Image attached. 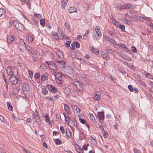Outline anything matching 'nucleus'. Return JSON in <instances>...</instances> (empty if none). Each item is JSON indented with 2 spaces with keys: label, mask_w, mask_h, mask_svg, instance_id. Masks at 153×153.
<instances>
[{
  "label": "nucleus",
  "mask_w": 153,
  "mask_h": 153,
  "mask_svg": "<svg viewBox=\"0 0 153 153\" xmlns=\"http://www.w3.org/2000/svg\"><path fill=\"white\" fill-rule=\"evenodd\" d=\"M62 78H60L59 79H56V80L57 83V84L59 85V86H62Z\"/></svg>",
  "instance_id": "23"
},
{
  "label": "nucleus",
  "mask_w": 153,
  "mask_h": 153,
  "mask_svg": "<svg viewBox=\"0 0 153 153\" xmlns=\"http://www.w3.org/2000/svg\"><path fill=\"white\" fill-rule=\"evenodd\" d=\"M66 134L67 136L69 138L72 137V133L70 129H68L66 131Z\"/></svg>",
  "instance_id": "25"
},
{
  "label": "nucleus",
  "mask_w": 153,
  "mask_h": 153,
  "mask_svg": "<svg viewBox=\"0 0 153 153\" xmlns=\"http://www.w3.org/2000/svg\"><path fill=\"white\" fill-rule=\"evenodd\" d=\"M62 74L57 72V73L55 74V79H56H56L62 78Z\"/></svg>",
  "instance_id": "29"
},
{
  "label": "nucleus",
  "mask_w": 153,
  "mask_h": 153,
  "mask_svg": "<svg viewBox=\"0 0 153 153\" xmlns=\"http://www.w3.org/2000/svg\"><path fill=\"white\" fill-rule=\"evenodd\" d=\"M42 94L44 95H45L48 93V90L45 87H43L42 88Z\"/></svg>",
  "instance_id": "24"
},
{
  "label": "nucleus",
  "mask_w": 153,
  "mask_h": 153,
  "mask_svg": "<svg viewBox=\"0 0 153 153\" xmlns=\"http://www.w3.org/2000/svg\"><path fill=\"white\" fill-rule=\"evenodd\" d=\"M98 117L99 120V122L102 123V122L100 121V120H103L104 118V113L102 112H100L98 113Z\"/></svg>",
  "instance_id": "11"
},
{
  "label": "nucleus",
  "mask_w": 153,
  "mask_h": 153,
  "mask_svg": "<svg viewBox=\"0 0 153 153\" xmlns=\"http://www.w3.org/2000/svg\"><path fill=\"white\" fill-rule=\"evenodd\" d=\"M13 90H14L13 91L14 92V93H13L15 94H17L19 92V90L17 88H14L13 89Z\"/></svg>",
  "instance_id": "64"
},
{
  "label": "nucleus",
  "mask_w": 153,
  "mask_h": 153,
  "mask_svg": "<svg viewBox=\"0 0 153 153\" xmlns=\"http://www.w3.org/2000/svg\"><path fill=\"white\" fill-rule=\"evenodd\" d=\"M12 23L15 27L17 26V24H19L17 21L15 20H14L12 22Z\"/></svg>",
  "instance_id": "51"
},
{
  "label": "nucleus",
  "mask_w": 153,
  "mask_h": 153,
  "mask_svg": "<svg viewBox=\"0 0 153 153\" xmlns=\"http://www.w3.org/2000/svg\"><path fill=\"white\" fill-rule=\"evenodd\" d=\"M74 45H75L76 48H78L79 47L80 44L77 41H75L74 42Z\"/></svg>",
  "instance_id": "48"
},
{
  "label": "nucleus",
  "mask_w": 153,
  "mask_h": 153,
  "mask_svg": "<svg viewBox=\"0 0 153 153\" xmlns=\"http://www.w3.org/2000/svg\"><path fill=\"white\" fill-rule=\"evenodd\" d=\"M26 45L23 40L21 39L20 40L19 45L20 49V51L23 53L25 51V48L26 47Z\"/></svg>",
  "instance_id": "2"
},
{
  "label": "nucleus",
  "mask_w": 153,
  "mask_h": 153,
  "mask_svg": "<svg viewBox=\"0 0 153 153\" xmlns=\"http://www.w3.org/2000/svg\"><path fill=\"white\" fill-rule=\"evenodd\" d=\"M65 26L66 27L67 29L70 30V26L68 23L66 22L65 24Z\"/></svg>",
  "instance_id": "47"
},
{
  "label": "nucleus",
  "mask_w": 153,
  "mask_h": 153,
  "mask_svg": "<svg viewBox=\"0 0 153 153\" xmlns=\"http://www.w3.org/2000/svg\"><path fill=\"white\" fill-rule=\"evenodd\" d=\"M52 33L53 36L55 39H57L59 38V36H58L57 32H52Z\"/></svg>",
  "instance_id": "28"
},
{
  "label": "nucleus",
  "mask_w": 153,
  "mask_h": 153,
  "mask_svg": "<svg viewBox=\"0 0 153 153\" xmlns=\"http://www.w3.org/2000/svg\"><path fill=\"white\" fill-rule=\"evenodd\" d=\"M6 71L7 74L9 75L12 76L13 75H15L14 73L15 72V74L17 75L18 74V71L17 68L16 67L13 68V71L10 66L8 67L7 68Z\"/></svg>",
  "instance_id": "1"
},
{
  "label": "nucleus",
  "mask_w": 153,
  "mask_h": 153,
  "mask_svg": "<svg viewBox=\"0 0 153 153\" xmlns=\"http://www.w3.org/2000/svg\"><path fill=\"white\" fill-rule=\"evenodd\" d=\"M79 117V121H80V122L81 123H82L83 124H84L85 123V122H86L85 120L81 118V117Z\"/></svg>",
  "instance_id": "46"
},
{
  "label": "nucleus",
  "mask_w": 153,
  "mask_h": 153,
  "mask_svg": "<svg viewBox=\"0 0 153 153\" xmlns=\"http://www.w3.org/2000/svg\"><path fill=\"white\" fill-rule=\"evenodd\" d=\"M131 50L134 53L137 52L136 48L134 46H132L131 47Z\"/></svg>",
  "instance_id": "45"
},
{
  "label": "nucleus",
  "mask_w": 153,
  "mask_h": 153,
  "mask_svg": "<svg viewBox=\"0 0 153 153\" xmlns=\"http://www.w3.org/2000/svg\"><path fill=\"white\" fill-rule=\"evenodd\" d=\"M45 117H46L45 119V120L46 121V122H48L49 120V116L47 114H46Z\"/></svg>",
  "instance_id": "55"
},
{
  "label": "nucleus",
  "mask_w": 153,
  "mask_h": 153,
  "mask_svg": "<svg viewBox=\"0 0 153 153\" xmlns=\"http://www.w3.org/2000/svg\"><path fill=\"white\" fill-rule=\"evenodd\" d=\"M134 5L131 4H126L120 6L119 9L120 10H124L127 9H134Z\"/></svg>",
  "instance_id": "3"
},
{
  "label": "nucleus",
  "mask_w": 153,
  "mask_h": 153,
  "mask_svg": "<svg viewBox=\"0 0 153 153\" xmlns=\"http://www.w3.org/2000/svg\"><path fill=\"white\" fill-rule=\"evenodd\" d=\"M131 19L132 21H135L137 20H138L139 19H140V16H138L137 15L131 16Z\"/></svg>",
  "instance_id": "17"
},
{
  "label": "nucleus",
  "mask_w": 153,
  "mask_h": 153,
  "mask_svg": "<svg viewBox=\"0 0 153 153\" xmlns=\"http://www.w3.org/2000/svg\"><path fill=\"white\" fill-rule=\"evenodd\" d=\"M142 18L144 20L147 21H149L150 20V18L149 17H142Z\"/></svg>",
  "instance_id": "58"
},
{
  "label": "nucleus",
  "mask_w": 153,
  "mask_h": 153,
  "mask_svg": "<svg viewBox=\"0 0 153 153\" xmlns=\"http://www.w3.org/2000/svg\"><path fill=\"white\" fill-rule=\"evenodd\" d=\"M68 11L70 13H71L77 12V10L76 7H71L69 8Z\"/></svg>",
  "instance_id": "15"
},
{
  "label": "nucleus",
  "mask_w": 153,
  "mask_h": 153,
  "mask_svg": "<svg viewBox=\"0 0 153 153\" xmlns=\"http://www.w3.org/2000/svg\"><path fill=\"white\" fill-rule=\"evenodd\" d=\"M7 42L9 44H11L14 39V37L11 35L8 36L7 38Z\"/></svg>",
  "instance_id": "12"
},
{
  "label": "nucleus",
  "mask_w": 153,
  "mask_h": 153,
  "mask_svg": "<svg viewBox=\"0 0 153 153\" xmlns=\"http://www.w3.org/2000/svg\"><path fill=\"white\" fill-rule=\"evenodd\" d=\"M64 106L65 110L68 113H70V108L68 105L66 104H64Z\"/></svg>",
  "instance_id": "22"
},
{
  "label": "nucleus",
  "mask_w": 153,
  "mask_h": 153,
  "mask_svg": "<svg viewBox=\"0 0 153 153\" xmlns=\"http://www.w3.org/2000/svg\"><path fill=\"white\" fill-rule=\"evenodd\" d=\"M100 27L99 26H96L95 30L97 35L98 36H100L101 35V33L100 30H99Z\"/></svg>",
  "instance_id": "19"
},
{
  "label": "nucleus",
  "mask_w": 153,
  "mask_h": 153,
  "mask_svg": "<svg viewBox=\"0 0 153 153\" xmlns=\"http://www.w3.org/2000/svg\"><path fill=\"white\" fill-rule=\"evenodd\" d=\"M100 94V92L99 91H97L96 92L94 99L96 100H99L100 99V97L99 96Z\"/></svg>",
  "instance_id": "13"
},
{
  "label": "nucleus",
  "mask_w": 153,
  "mask_h": 153,
  "mask_svg": "<svg viewBox=\"0 0 153 153\" xmlns=\"http://www.w3.org/2000/svg\"><path fill=\"white\" fill-rule=\"evenodd\" d=\"M55 142L57 145H60L62 144L61 141L59 139H56L55 140Z\"/></svg>",
  "instance_id": "35"
},
{
  "label": "nucleus",
  "mask_w": 153,
  "mask_h": 153,
  "mask_svg": "<svg viewBox=\"0 0 153 153\" xmlns=\"http://www.w3.org/2000/svg\"><path fill=\"white\" fill-rule=\"evenodd\" d=\"M27 38L28 39V41L30 42H31L33 40V38L31 36H27Z\"/></svg>",
  "instance_id": "37"
},
{
  "label": "nucleus",
  "mask_w": 153,
  "mask_h": 153,
  "mask_svg": "<svg viewBox=\"0 0 153 153\" xmlns=\"http://www.w3.org/2000/svg\"><path fill=\"white\" fill-rule=\"evenodd\" d=\"M48 74L46 73L45 74L42 75L41 77V80L42 81H45L46 79H48Z\"/></svg>",
  "instance_id": "18"
},
{
  "label": "nucleus",
  "mask_w": 153,
  "mask_h": 153,
  "mask_svg": "<svg viewBox=\"0 0 153 153\" xmlns=\"http://www.w3.org/2000/svg\"><path fill=\"white\" fill-rule=\"evenodd\" d=\"M128 88L130 91L132 92L133 91V89L132 86L131 85H128Z\"/></svg>",
  "instance_id": "56"
},
{
  "label": "nucleus",
  "mask_w": 153,
  "mask_h": 153,
  "mask_svg": "<svg viewBox=\"0 0 153 153\" xmlns=\"http://www.w3.org/2000/svg\"><path fill=\"white\" fill-rule=\"evenodd\" d=\"M55 62L59 68H64L65 66V62L64 61H58L56 60Z\"/></svg>",
  "instance_id": "7"
},
{
  "label": "nucleus",
  "mask_w": 153,
  "mask_h": 153,
  "mask_svg": "<svg viewBox=\"0 0 153 153\" xmlns=\"http://www.w3.org/2000/svg\"><path fill=\"white\" fill-rule=\"evenodd\" d=\"M91 140L92 142L93 143L95 142H96V140L92 136H90Z\"/></svg>",
  "instance_id": "63"
},
{
  "label": "nucleus",
  "mask_w": 153,
  "mask_h": 153,
  "mask_svg": "<svg viewBox=\"0 0 153 153\" xmlns=\"http://www.w3.org/2000/svg\"><path fill=\"white\" fill-rule=\"evenodd\" d=\"M53 65H54L55 67L54 68H51V67L50 68L51 70H52L53 71H54V73L56 74V73H57V72H56V71H57L56 68L55 67V66H56L55 65L53 64Z\"/></svg>",
  "instance_id": "52"
},
{
  "label": "nucleus",
  "mask_w": 153,
  "mask_h": 153,
  "mask_svg": "<svg viewBox=\"0 0 153 153\" xmlns=\"http://www.w3.org/2000/svg\"><path fill=\"white\" fill-rule=\"evenodd\" d=\"M40 22L41 25L42 26H44L45 24V21L44 19H40Z\"/></svg>",
  "instance_id": "42"
},
{
  "label": "nucleus",
  "mask_w": 153,
  "mask_h": 153,
  "mask_svg": "<svg viewBox=\"0 0 153 153\" xmlns=\"http://www.w3.org/2000/svg\"><path fill=\"white\" fill-rule=\"evenodd\" d=\"M9 80L11 83L14 84H16L18 82V79L13 76H11L9 78Z\"/></svg>",
  "instance_id": "8"
},
{
  "label": "nucleus",
  "mask_w": 153,
  "mask_h": 153,
  "mask_svg": "<svg viewBox=\"0 0 153 153\" xmlns=\"http://www.w3.org/2000/svg\"><path fill=\"white\" fill-rule=\"evenodd\" d=\"M64 93L67 95H69L71 93V90L70 89L68 88H66L64 90Z\"/></svg>",
  "instance_id": "26"
},
{
  "label": "nucleus",
  "mask_w": 153,
  "mask_h": 153,
  "mask_svg": "<svg viewBox=\"0 0 153 153\" xmlns=\"http://www.w3.org/2000/svg\"><path fill=\"white\" fill-rule=\"evenodd\" d=\"M25 49H27L28 50L30 53H32V48L30 47L28 45H26V47H25Z\"/></svg>",
  "instance_id": "32"
},
{
  "label": "nucleus",
  "mask_w": 153,
  "mask_h": 153,
  "mask_svg": "<svg viewBox=\"0 0 153 153\" xmlns=\"http://www.w3.org/2000/svg\"><path fill=\"white\" fill-rule=\"evenodd\" d=\"M63 114L64 116L65 121L68 122V123H69L70 122L69 120L70 119L69 117L68 116L65 115L64 113H63Z\"/></svg>",
  "instance_id": "33"
},
{
  "label": "nucleus",
  "mask_w": 153,
  "mask_h": 153,
  "mask_svg": "<svg viewBox=\"0 0 153 153\" xmlns=\"http://www.w3.org/2000/svg\"><path fill=\"white\" fill-rule=\"evenodd\" d=\"M118 45L119 46V47L121 48L123 50L126 47L125 44L122 43L118 44Z\"/></svg>",
  "instance_id": "44"
},
{
  "label": "nucleus",
  "mask_w": 153,
  "mask_h": 153,
  "mask_svg": "<svg viewBox=\"0 0 153 153\" xmlns=\"http://www.w3.org/2000/svg\"><path fill=\"white\" fill-rule=\"evenodd\" d=\"M74 85L79 90L82 89L83 84L80 82L78 81H75L74 82Z\"/></svg>",
  "instance_id": "5"
},
{
  "label": "nucleus",
  "mask_w": 153,
  "mask_h": 153,
  "mask_svg": "<svg viewBox=\"0 0 153 153\" xmlns=\"http://www.w3.org/2000/svg\"><path fill=\"white\" fill-rule=\"evenodd\" d=\"M7 104L9 110L10 111L13 110V108L11 104L9 102H7Z\"/></svg>",
  "instance_id": "31"
},
{
  "label": "nucleus",
  "mask_w": 153,
  "mask_h": 153,
  "mask_svg": "<svg viewBox=\"0 0 153 153\" xmlns=\"http://www.w3.org/2000/svg\"><path fill=\"white\" fill-rule=\"evenodd\" d=\"M56 116L57 119L58 121H60L61 120V114L60 113L56 114Z\"/></svg>",
  "instance_id": "39"
},
{
  "label": "nucleus",
  "mask_w": 153,
  "mask_h": 153,
  "mask_svg": "<svg viewBox=\"0 0 153 153\" xmlns=\"http://www.w3.org/2000/svg\"><path fill=\"white\" fill-rule=\"evenodd\" d=\"M40 77V74L39 73H35L34 75V77L36 79H39Z\"/></svg>",
  "instance_id": "50"
},
{
  "label": "nucleus",
  "mask_w": 153,
  "mask_h": 153,
  "mask_svg": "<svg viewBox=\"0 0 153 153\" xmlns=\"http://www.w3.org/2000/svg\"><path fill=\"white\" fill-rule=\"evenodd\" d=\"M145 76L146 77L150 79H153L152 76L150 74H149L147 73L145 74Z\"/></svg>",
  "instance_id": "38"
},
{
  "label": "nucleus",
  "mask_w": 153,
  "mask_h": 153,
  "mask_svg": "<svg viewBox=\"0 0 153 153\" xmlns=\"http://www.w3.org/2000/svg\"><path fill=\"white\" fill-rule=\"evenodd\" d=\"M133 151L134 153H141L136 148L133 149Z\"/></svg>",
  "instance_id": "62"
},
{
  "label": "nucleus",
  "mask_w": 153,
  "mask_h": 153,
  "mask_svg": "<svg viewBox=\"0 0 153 153\" xmlns=\"http://www.w3.org/2000/svg\"><path fill=\"white\" fill-rule=\"evenodd\" d=\"M71 42L70 41H67L65 44V45L67 47H69Z\"/></svg>",
  "instance_id": "54"
},
{
  "label": "nucleus",
  "mask_w": 153,
  "mask_h": 153,
  "mask_svg": "<svg viewBox=\"0 0 153 153\" xmlns=\"http://www.w3.org/2000/svg\"><path fill=\"white\" fill-rule=\"evenodd\" d=\"M47 87L51 93H55L58 91L57 89L55 86L51 84H48Z\"/></svg>",
  "instance_id": "4"
},
{
  "label": "nucleus",
  "mask_w": 153,
  "mask_h": 153,
  "mask_svg": "<svg viewBox=\"0 0 153 153\" xmlns=\"http://www.w3.org/2000/svg\"><path fill=\"white\" fill-rule=\"evenodd\" d=\"M130 13L132 15V16L137 15V13L134 10H131L130 11Z\"/></svg>",
  "instance_id": "49"
},
{
  "label": "nucleus",
  "mask_w": 153,
  "mask_h": 153,
  "mask_svg": "<svg viewBox=\"0 0 153 153\" xmlns=\"http://www.w3.org/2000/svg\"><path fill=\"white\" fill-rule=\"evenodd\" d=\"M78 108V106H76V105L73 106L72 107V109H73L74 111V112H76V111L77 110V108Z\"/></svg>",
  "instance_id": "53"
},
{
  "label": "nucleus",
  "mask_w": 153,
  "mask_h": 153,
  "mask_svg": "<svg viewBox=\"0 0 153 153\" xmlns=\"http://www.w3.org/2000/svg\"><path fill=\"white\" fill-rule=\"evenodd\" d=\"M60 130L61 132L63 134H64L65 132V129L64 127L62 126H61L60 127Z\"/></svg>",
  "instance_id": "59"
},
{
  "label": "nucleus",
  "mask_w": 153,
  "mask_h": 153,
  "mask_svg": "<svg viewBox=\"0 0 153 153\" xmlns=\"http://www.w3.org/2000/svg\"><path fill=\"white\" fill-rule=\"evenodd\" d=\"M105 40L110 42L112 43L113 45H115L117 43L113 39H111L109 36H105Z\"/></svg>",
  "instance_id": "9"
},
{
  "label": "nucleus",
  "mask_w": 153,
  "mask_h": 153,
  "mask_svg": "<svg viewBox=\"0 0 153 153\" xmlns=\"http://www.w3.org/2000/svg\"><path fill=\"white\" fill-rule=\"evenodd\" d=\"M90 119L92 120H95V118L94 115L92 114H90Z\"/></svg>",
  "instance_id": "57"
},
{
  "label": "nucleus",
  "mask_w": 153,
  "mask_h": 153,
  "mask_svg": "<svg viewBox=\"0 0 153 153\" xmlns=\"http://www.w3.org/2000/svg\"><path fill=\"white\" fill-rule=\"evenodd\" d=\"M68 2V0H63L61 2V5L62 7H64L67 5Z\"/></svg>",
  "instance_id": "27"
},
{
  "label": "nucleus",
  "mask_w": 153,
  "mask_h": 153,
  "mask_svg": "<svg viewBox=\"0 0 153 153\" xmlns=\"http://www.w3.org/2000/svg\"><path fill=\"white\" fill-rule=\"evenodd\" d=\"M112 22L113 23L114 25H118V22H117V21H116L115 20L112 19Z\"/></svg>",
  "instance_id": "61"
},
{
  "label": "nucleus",
  "mask_w": 153,
  "mask_h": 153,
  "mask_svg": "<svg viewBox=\"0 0 153 153\" xmlns=\"http://www.w3.org/2000/svg\"><path fill=\"white\" fill-rule=\"evenodd\" d=\"M23 89L25 91H27L29 89V86L27 84H25L23 85Z\"/></svg>",
  "instance_id": "43"
},
{
  "label": "nucleus",
  "mask_w": 153,
  "mask_h": 153,
  "mask_svg": "<svg viewBox=\"0 0 153 153\" xmlns=\"http://www.w3.org/2000/svg\"><path fill=\"white\" fill-rule=\"evenodd\" d=\"M28 73L30 77L32 78L33 77V72L30 70L28 71Z\"/></svg>",
  "instance_id": "60"
},
{
  "label": "nucleus",
  "mask_w": 153,
  "mask_h": 153,
  "mask_svg": "<svg viewBox=\"0 0 153 153\" xmlns=\"http://www.w3.org/2000/svg\"><path fill=\"white\" fill-rule=\"evenodd\" d=\"M5 9L3 8L0 9V17L4 14L5 13Z\"/></svg>",
  "instance_id": "34"
},
{
  "label": "nucleus",
  "mask_w": 153,
  "mask_h": 153,
  "mask_svg": "<svg viewBox=\"0 0 153 153\" xmlns=\"http://www.w3.org/2000/svg\"><path fill=\"white\" fill-rule=\"evenodd\" d=\"M34 119L35 120V122L39 124V123L40 122V118L39 116L38 115V114H34Z\"/></svg>",
  "instance_id": "14"
},
{
  "label": "nucleus",
  "mask_w": 153,
  "mask_h": 153,
  "mask_svg": "<svg viewBox=\"0 0 153 153\" xmlns=\"http://www.w3.org/2000/svg\"><path fill=\"white\" fill-rule=\"evenodd\" d=\"M81 111V109L80 108H78L77 109L76 112V113L77 115L79 117H82V114H80V111Z\"/></svg>",
  "instance_id": "36"
},
{
  "label": "nucleus",
  "mask_w": 153,
  "mask_h": 153,
  "mask_svg": "<svg viewBox=\"0 0 153 153\" xmlns=\"http://www.w3.org/2000/svg\"><path fill=\"white\" fill-rule=\"evenodd\" d=\"M118 27L121 29L122 31L124 32L125 31V26L124 25L119 24L118 25Z\"/></svg>",
  "instance_id": "30"
},
{
  "label": "nucleus",
  "mask_w": 153,
  "mask_h": 153,
  "mask_svg": "<svg viewBox=\"0 0 153 153\" xmlns=\"http://www.w3.org/2000/svg\"><path fill=\"white\" fill-rule=\"evenodd\" d=\"M79 137L81 139H84L85 138V136L82 131L79 132Z\"/></svg>",
  "instance_id": "40"
},
{
  "label": "nucleus",
  "mask_w": 153,
  "mask_h": 153,
  "mask_svg": "<svg viewBox=\"0 0 153 153\" xmlns=\"http://www.w3.org/2000/svg\"><path fill=\"white\" fill-rule=\"evenodd\" d=\"M122 21L125 23H126L129 25H132V22L129 20L126 19H122Z\"/></svg>",
  "instance_id": "21"
},
{
  "label": "nucleus",
  "mask_w": 153,
  "mask_h": 153,
  "mask_svg": "<svg viewBox=\"0 0 153 153\" xmlns=\"http://www.w3.org/2000/svg\"><path fill=\"white\" fill-rule=\"evenodd\" d=\"M56 54L58 56V57L60 59H62L64 57L63 54L62 52L59 51H56Z\"/></svg>",
  "instance_id": "16"
},
{
  "label": "nucleus",
  "mask_w": 153,
  "mask_h": 153,
  "mask_svg": "<svg viewBox=\"0 0 153 153\" xmlns=\"http://www.w3.org/2000/svg\"><path fill=\"white\" fill-rule=\"evenodd\" d=\"M79 78L83 82H85L86 83L88 82V76L86 75H81L79 76Z\"/></svg>",
  "instance_id": "6"
},
{
  "label": "nucleus",
  "mask_w": 153,
  "mask_h": 153,
  "mask_svg": "<svg viewBox=\"0 0 153 153\" xmlns=\"http://www.w3.org/2000/svg\"><path fill=\"white\" fill-rule=\"evenodd\" d=\"M17 29L21 31H22L25 30V27L23 25L20 23H19L17 26L16 27Z\"/></svg>",
  "instance_id": "10"
},
{
  "label": "nucleus",
  "mask_w": 153,
  "mask_h": 153,
  "mask_svg": "<svg viewBox=\"0 0 153 153\" xmlns=\"http://www.w3.org/2000/svg\"><path fill=\"white\" fill-rule=\"evenodd\" d=\"M90 48L92 51L95 54L97 55L99 53V50L97 49H95L94 48L91 46L90 47Z\"/></svg>",
  "instance_id": "20"
},
{
  "label": "nucleus",
  "mask_w": 153,
  "mask_h": 153,
  "mask_svg": "<svg viewBox=\"0 0 153 153\" xmlns=\"http://www.w3.org/2000/svg\"><path fill=\"white\" fill-rule=\"evenodd\" d=\"M102 57L103 58L106 60H108L109 58V56L106 53L103 54L102 55Z\"/></svg>",
  "instance_id": "41"
}]
</instances>
